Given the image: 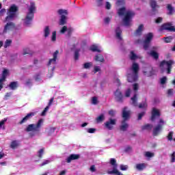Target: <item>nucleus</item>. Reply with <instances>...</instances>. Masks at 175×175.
<instances>
[{"label": "nucleus", "mask_w": 175, "mask_h": 175, "mask_svg": "<svg viewBox=\"0 0 175 175\" xmlns=\"http://www.w3.org/2000/svg\"><path fill=\"white\" fill-rule=\"evenodd\" d=\"M18 8L16 5H12L10 7V9L8 10V16L5 17L3 23H5V25L4 26V29L3 31V33H8L9 31H12V29H15L16 24L13 23V20L16 17H17V11Z\"/></svg>", "instance_id": "f257e3e1"}, {"label": "nucleus", "mask_w": 175, "mask_h": 175, "mask_svg": "<svg viewBox=\"0 0 175 175\" xmlns=\"http://www.w3.org/2000/svg\"><path fill=\"white\" fill-rule=\"evenodd\" d=\"M118 16H124L122 21L125 27H131L132 25V18L135 16V12L123 7L118 10Z\"/></svg>", "instance_id": "f03ea898"}, {"label": "nucleus", "mask_w": 175, "mask_h": 175, "mask_svg": "<svg viewBox=\"0 0 175 175\" xmlns=\"http://www.w3.org/2000/svg\"><path fill=\"white\" fill-rule=\"evenodd\" d=\"M139 69L140 67L139 64L136 62H133L127 73V80L129 83H133L137 81Z\"/></svg>", "instance_id": "7ed1b4c3"}, {"label": "nucleus", "mask_w": 175, "mask_h": 175, "mask_svg": "<svg viewBox=\"0 0 175 175\" xmlns=\"http://www.w3.org/2000/svg\"><path fill=\"white\" fill-rule=\"evenodd\" d=\"M28 12L25 18L23 23L25 25H30L32 23V20L33 19V14H35V12L36 11V5L35 3L30 2V5L27 7Z\"/></svg>", "instance_id": "20e7f679"}, {"label": "nucleus", "mask_w": 175, "mask_h": 175, "mask_svg": "<svg viewBox=\"0 0 175 175\" xmlns=\"http://www.w3.org/2000/svg\"><path fill=\"white\" fill-rule=\"evenodd\" d=\"M175 62L174 60H163L160 63V69L161 70V73H164V72H167V75H170L172 73V69L173 68V65H174Z\"/></svg>", "instance_id": "39448f33"}, {"label": "nucleus", "mask_w": 175, "mask_h": 175, "mask_svg": "<svg viewBox=\"0 0 175 175\" xmlns=\"http://www.w3.org/2000/svg\"><path fill=\"white\" fill-rule=\"evenodd\" d=\"M42 124H43V119L39 120L36 124H29L25 131L26 132H39Z\"/></svg>", "instance_id": "423d86ee"}, {"label": "nucleus", "mask_w": 175, "mask_h": 175, "mask_svg": "<svg viewBox=\"0 0 175 175\" xmlns=\"http://www.w3.org/2000/svg\"><path fill=\"white\" fill-rule=\"evenodd\" d=\"M57 13L60 16L59 25H65L68 21V10L60 9L58 10Z\"/></svg>", "instance_id": "0eeeda50"}, {"label": "nucleus", "mask_w": 175, "mask_h": 175, "mask_svg": "<svg viewBox=\"0 0 175 175\" xmlns=\"http://www.w3.org/2000/svg\"><path fill=\"white\" fill-rule=\"evenodd\" d=\"M110 163L113 166V170L107 171V174L124 175L117 169L118 165H117V161L116 159H111Z\"/></svg>", "instance_id": "6e6552de"}, {"label": "nucleus", "mask_w": 175, "mask_h": 175, "mask_svg": "<svg viewBox=\"0 0 175 175\" xmlns=\"http://www.w3.org/2000/svg\"><path fill=\"white\" fill-rule=\"evenodd\" d=\"M152 38H154L152 33H148V34L145 35V40L144 41V50H148V47H150V43H151Z\"/></svg>", "instance_id": "1a4fd4ad"}, {"label": "nucleus", "mask_w": 175, "mask_h": 175, "mask_svg": "<svg viewBox=\"0 0 175 175\" xmlns=\"http://www.w3.org/2000/svg\"><path fill=\"white\" fill-rule=\"evenodd\" d=\"M165 125V121L163 119L160 118L158 122V124L153 129L154 136H157L161 131H162L163 126Z\"/></svg>", "instance_id": "9d476101"}, {"label": "nucleus", "mask_w": 175, "mask_h": 175, "mask_svg": "<svg viewBox=\"0 0 175 175\" xmlns=\"http://www.w3.org/2000/svg\"><path fill=\"white\" fill-rule=\"evenodd\" d=\"M160 31L175 32V26H173V23H165L161 26Z\"/></svg>", "instance_id": "9b49d317"}, {"label": "nucleus", "mask_w": 175, "mask_h": 175, "mask_svg": "<svg viewBox=\"0 0 175 175\" xmlns=\"http://www.w3.org/2000/svg\"><path fill=\"white\" fill-rule=\"evenodd\" d=\"M143 73L144 76L151 77L155 75V70L151 66H146L143 70Z\"/></svg>", "instance_id": "f8f14e48"}, {"label": "nucleus", "mask_w": 175, "mask_h": 175, "mask_svg": "<svg viewBox=\"0 0 175 175\" xmlns=\"http://www.w3.org/2000/svg\"><path fill=\"white\" fill-rule=\"evenodd\" d=\"M116 123L117 119L109 118V120L105 123V128H107V129H109V131H111V129H113L114 125H116Z\"/></svg>", "instance_id": "ddd939ff"}, {"label": "nucleus", "mask_w": 175, "mask_h": 175, "mask_svg": "<svg viewBox=\"0 0 175 175\" xmlns=\"http://www.w3.org/2000/svg\"><path fill=\"white\" fill-rule=\"evenodd\" d=\"M114 96L116 102L122 103L124 99V96H122V93L120 89L116 90L114 92Z\"/></svg>", "instance_id": "4468645a"}, {"label": "nucleus", "mask_w": 175, "mask_h": 175, "mask_svg": "<svg viewBox=\"0 0 175 175\" xmlns=\"http://www.w3.org/2000/svg\"><path fill=\"white\" fill-rule=\"evenodd\" d=\"M155 50H158V47L157 46H154L152 48V50L150 51L148 54L149 55H150V57H152V58H154V59H158L159 58V54L155 51Z\"/></svg>", "instance_id": "2eb2a0df"}, {"label": "nucleus", "mask_w": 175, "mask_h": 175, "mask_svg": "<svg viewBox=\"0 0 175 175\" xmlns=\"http://www.w3.org/2000/svg\"><path fill=\"white\" fill-rule=\"evenodd\" d=\"M157 117H161V112L156 108H153L152 110L151 121H155Z\"/></svg>", "instance_id": "dca6fc26"}, {"label": "nucleus", "mask_w": 175, "mask_h": 175, "mask_svg": "<svg viewBox=\"0 0 175 175\" xmlns=\"http://www.w3.org/2000/svg\"><path fill=\"white\" fill-rule=\"evenodd\" d=\"M33 116H35V112L27 113V116L22 119L19 124L21 125L22 124H24V122H27V121H28V120H31Z\"/></svg>", "instance_id": "f3484780"}, {"label": "nucleus", "mask_w": 175, "mask_h": 175, "mask_svg": "<svg viewBox=\"0 0 175 175\" xmlns=\"http://www.w3.org/2000/svg\"><path fill=\"white\" fill-rule=\"evenodd\" d=\"M33 116H35V112L27 113V116L22 119L19 124L21 125L22 124H24V122H27V121H28V120H31Z\"/></svg>", "instance_id": "a211bd4d"}, {"label": "nucleus", "mask_w": 175, "mask_h": 175, "mask_svg": "<svg viewBox=\"0 0 175 175\" xmlns=\"http://www.w3.org/2000/svg\"><path fill=\"white\" fill-rule=\"evenodd\" d=\"M128 108L124 107L122 110V117L124 118L123 121H126L131 116V111H127Z\"/></svg>", "instance_id": "6ab92c4d"}, {"label": "nucleus", "mask_w": 175, "mask_h": 175, "mask_svg": "<svg viewBox=\"0 0 175 175\" xmlns=\"http://www.w3.org/2000/svg\"><path fill=\"white\" fill-rule=\"evenodd\" d=\"M80 159V154H70L67 159H66V162L67 163H70L72 161H75L76 159Z\"/></svg>", "instance_id": "aec40b11"}, {"label": "nucleus", "mask_w": 175, "mask_h": 175, "mask_svg": "<svg viewBox=\"0 0 175 175\" xmlns=\"http://www.w3.org/2000/svg\"><path fill=\"white\" fill-rule=\"evenodd\" d=\"M167 14H168V16H173V14H175V9L172 4L167 5Z\"/></svg>", "instance_id": "412c9836"}, {"label": "nucleus", "mask_w": 175, "mask_h": 175, "mask_svg": "<svg viewBox=\"0 0 175 175\" xmlns=\"http://www.w3.org/2000/svg\"><path fill=\"white\" fill-rule=\"evenodd\" d=\"M115 32L116 38L118 39V40H122V37L121 36L122 30H121V28H120V27H116Z\"/></svg>", "instance_id": "4be33fe9"}, {"label": "nucleus", "mask_w": 175, "mask_h": 175, "mask_svg": "<svg viewBox=\"0 0 175 175\" xmlns=\"http://www.w3.org/2000/svg\"><path fill=\"white\" fill-rule=\"evenodd\" d=\"M147 167V164L144 163H137L135 165V169L137 170H139V172H142V170H144Z\"/></svg>", "instance_id": "5701e85b"}, {"label": "nucleus", "mask_w": 175, "mask_h": 175, "mask_svg": "<svg viewBox=\"0 0 175 175\" xmlns=\"http://www.w3.org/2000/svg\"><path fill=\"white\" fill-rule=\"evenodd\" d=\"M59 53V52L58 51H55V52L53 53V58L49 59L48 65H51V64H55Z\"/></svg>", "instance_id": "b1692460"}, {"label": "nucleus", "mask_w": 175, "mask_h": 175, "mask_svg": "<svg viewBox=\"0 0 175 175\" xmlns=\"http://www.w3.org/2000/svg\"><path fill=\"white\" fill-rule=\"evenodd\" d=\"M43 32H44V38H49L51 32V30L50 29V26H45L44 27Z\"/></svg>", "instance_id": "393cba45"}, {"label": "nucleus", "mask_w": 175, "mask_h": 175, "mask_svg": "<svg viewBox=\"0 0 175 175\" xmlns=\"http://www.w3.org/2000/svg\"><path fill=\"white\" fill-rule=\"evenodd\" d=\"M150 6L152 12H156L157 9L159 8V5L157 4V0H150Z\"/></svg>", "instance_id": "a878e982"}, {"label": "nucleus", "mask_w": 175, "mask_h": 175, "mask_svg": "<svg viewBox=\"0 0 175 175\" xmlns=\"http://www.w3.org/2000/svg\"><path fill=\"white\" fill-rule=\"evenodd\" d=\"M126 120H123L122 122V125L120 126V131H122V132H125L127 131L128 128H129V124L128 123L125 122Z\"/></svg>", "instance_id": "bb28decb"}, {"label": "nucleus", "mask_w": 175, "mask_h": 175, "mask_svg": "<svg viewBox=\"0 0 175 175\" xmlns=\"http://www.w3.org/2000/svg\"><path fill=\"white\" fill-rule=\"evenodd\" d=\"M143 29H144V26L143 25H140L135 33V36H140V35H142V32H143Z\"/></svg>", "instance_id": "cd10ccee"}, {"label": "nucleus", "mask_w": 175, "mask_h": 175, "mask_svg": "<svg viewBox=\"0 0 175 175\" xmlns=\"http://www.w3.org/2000/svg\"><path fill=\"white\" fill-rule=\"evenodd\" d=\"M129 58L130 59H131V61H135V59H137L139 57L137 56V55H136V53H135L133 51H131L130 52Z\"/></svg>", "instance_id": "c85d7f7f"}, {"label": "nucleus", "mask_w": 175, "mask_h": 175, "mask_svg": "<svg viewBox=\"0 0 175 175\" xmlns=\"http://www.w3.org/2000/svg\"><path fill=\"white\" fill-rule=\"evenodd\" d=\"M20 146V144L18 143V141L14 140L11 142L10 148L14 150V148H17Z\"/></svg>", "instance_id": "c756f323"}, {"label": "nucleus", "mask_w": 175, "mask_h": 175, "mask_svg": "<svg viewBox=\"0 0 175 175\" xmlns=\"http://www.w3.org/2000/svg\"><path fill=\"white\" fill-rule=\"evenodd\" d=\"M133 106H137V94L135 93L131 98Z\"/></svg>", "instance_id": "7c9ffc66"}, {"label": "nucleus", "mask_w": 175, "mask_h": 175, "mask_svg": "<svg viewBox=\"0 0 175 175\" xmlns=\"http://www.w3.org/2000/svg\"><path fill=\"white\" fill-rule=\"evenodd\" d=\"M152 129V124H147L142 126V131H151Z\"/></svg>", "instance_id": "2f4dec72"}, {"label": "nucleus", "mask_w": 175, "mask_h": 175, "mask_svg": "<svg viewBox=\"0 0 175 175\" xmlns=\"http://www.w3.org/2000/svg\"><path fill=\"white\" fill-rule=\"evenodd\" d=\"M95 61H98V62H104L105 58L103 57V55H102L101 54H98L96 55Z\"/></svg>", "instance_id": "473e14b6"}, {"label": "nucleus", "mask_w": 175, "mask_h": 175, "mask_svg": "<svg viewBox=\"0 0 175 175\" xmlns=\"http://www.w3.org/2000/svg\"><path fill=\"white\" fill-rule=\"evenodd\" d=\"M90 50L93 52L96 51L97 53H100V49H99V47L96 45H92L90 46Z\"/></svg>", "instance_id": "72a5a7b5"}, {"label": "nucleus", "mask_w": 175, "mask_h": 175, "mask_svg": "<svg viewBox=\"0 0 175 175\" xmlns=\"http://www.w3.org/2000/svg\"><path fill=\"white\" fill-rule=\"evenodd\" d=\"M51 42L55 43L57 41V31H53L51 37Z\"/></svg>", "instance_id": "f704fd0d"}, {"label": "nucleus", "mask_w": 175, "mask_h": 175, "mask_svg": "<svg viewBox=\"0 0 175 175\" xmlns=\"http://www.w3.org/2000/svg\"><path fill=\"white\" fill-rule=\"evenodd\" d=\"M154 155L155 154L151 152H145L144 153V157H146V158H152L154 157Z\"/></svg>", "instance_id": "c9c22d12"}, {"label": "nucleus", "mask_w": 175, "mask_h": 175, "mask_svg": "<svg viewBox=\"0 0 175 175\" xmlns=\"http://www.w3.org/2000/svg\"><path fill=\"white\" fill-rule=\"evenodd\" d=\"M8 121V118H4L3 120L0 121V128H2L3 131H5V122Z\"/></svg>", "instance_id": "e433bc0d"}, {"label": "nucleus", "mask_w": 175, "mask_h": 175, "mask_svg": "<svg viewBox=\"0 0 175 175\" xmlns=\"http://www.w3.org/2000/svg\"><path fill=\"white\" fill-rule=\"evenodd\" d=\"M55 132V127H51L47 131V133L49 136H51V135H53V133H54Z\"/></svg>", "instance_id": "4c0bfd02"}, {"label": "nucleus", "mask_w": 175, "mask_h": 175, "mask_svg": "<svg viewBox=\"0 0 175 175\" xmlns=\"http://www.w3.org/2000/svg\"><path fill=\"white\" fill-rule=\"evenodd\" d=\"M95 3L98 8H102L103 6V0H95Z\"/></svg>", "instance_id": "58836bf2"}, {"label": "nucleus", "mask_w": 175, "mask_h": 175, "mask_svg": "<svg viewBox=\"0 0 175 175\" xmlns=\"http://www.w3.org/2000/svg\"><path fill=\"white\" fill-rule=\"evenodd\" d=\"M10 44H12V40H6L4 43V49H8V47H10Z\"/></svg>", "instance_id": "ea45409f"}, {"label": "nucleus", "mask_w": 175, "mask_h": 175, "mask_svg": "<svg viewBox=\"0 0 175 175\" xmlns=\"http://www.w3.org/2000/svg\"><path fill=\"white\" fill-rule=\"evenodd\" d=\"M96 120L97 122H102V121H104L105 120V115L104 114L100 115L98 117L96 118Z\"/></svg>", "instance_id": "a19ab883"}, {"label": "nucleus", "mask_w": 175, "mask_h": 175, "mask_svg": "<svg viewBox=\"0 0 175 175\" xmlns=\"http://www.w3.org/2000/svg\"><path fill=\"white\" fill-rule=\"evenodd\" d=\"M9 87L11 90H16L17 88V82H12L10 83Z\"/></svg>", "instance_id": "79ce46f5"}, {"label": "nucleus", "mask_w": 175, "mask_h": 175, "mask_svg": "<svg viewBox=\"0 0 175 175\" xmlns=\"http://www.w3.org/2000/svg\"><path fill=\"white\" fill-rule=\"evenodd\" d=\"M147 102H142L139 105V109H147Z\"/></svg>", "instance_id": "37998d69"}, {"label": "nucleus", "mask_w": 175, "mask_h": 175, "mask_svg": "<svg viewBox=\"0 0 175 175\" xmlns=\"http://www.w3.org/2000/svg\"><path fill=\"white\" fill-rule=\"evenodd\" d=\"M99 101L98 100V97L94 96L92 98V105H98Z\"/></svg>", "instance_id": "c03bdc74"}, {"label": "nucleus", "mask_w": 175, "mask_h": 175, "mask_svg": "<svg viewBox=\"0 0 175 175\" xmlns=\"http://www.w3.org/2000/svg\"><path fill=\"white\" fill-rule=\"evenodd\" d=\"M80 49H77L75 51V59L76 61H77V59H79V57H80Z\"/></svg>", "instance_id": "a18cd8bd"}, {"label": "nucleus", "mask_w": 175, "mask_h": 175, "mask_svg": "<svg viewBox=\"0 0 175 175\" xmlns=\"http://www.w3.org/2000/svg\"><path fill=\"white\" fill-rule=\"evenodd\" d=\"M91 66H92V63L91 62H87L83 64L84 69H90Z\"/></svg>", "instance_id": "49530a36"}, {"label": "nucleus", "mask_w": 175, "mask_h": 175, "mask_svg": "<svg viewBox=\"0 0 175 175\" xmlns=\"http://www.w3.org/2000/svg\"><path fill=\"white\" fill-rule=\"evenodd\" d=\"M44 153V148H42L40 149L38 152V158H42V157L43 156V154Z\"/></svg>", "instance_id": "de8ad7c7"}, {"label": "nucleus", "mask_w": 175, "mask_h": 175, "mask_svg": "<svg viewBox=\"0 0 175 175\" xmlns=\"http://www.w3.org/2000/svg\"><path fill=\"white\" fill-rule=\"evenodd\" d=\"M164 40H165V43H170V42H172V40H173V37L168 36V37L164 38Z\"/></svg>", "instance_id": "09e8293b"}, {"label": "nucleus", "mask_w": 175, "mask_h": 175, "mask_svg": "<svg viewBox=\"0 0 175 175\" xmlns=\"http://www.w3.org/2000/svg\"><path fill=\"white\" fill-rule=\"evenodd\" d=\"M166 81H167V77H163L161 79H160V83L162 85L165 84Z\"/></svg>", "instance_id": "8fccbe9b"}, {"label": "nucleus", "mask_w": 175, "mask_h": 175, "mask_svg": "<svg viewBox=\"0 0 175 175\" xmlns=\"http://www.w3.org/2000/svg\"><path fill=\"white\" fill-rule=\"evenodd\" d=\"M67 35L70 38V35H72V33L73 32V28L69 27L67 28Z\"/></svg>", "instance_id": "3c124183"}, {"label": "nucleus", "mask_w": 175, "mask_h": 175, "mask_svg": "<svg viewBox=\"0 0 175 175\" xmlns=\"http://www.w3.org/2000/svg\"><path fill=\"white\" fill-rule=\"evenodd\" d=\"M173 135H174L173 131H170L167 137V139L170 140V142L173 140Z\"/></svg>", "instance_id": "603ef678"}, {"label": "nucleus", "mask_w": 175, "mask_h": 175, "mask_svg": "<svg viewBox=\"0 0 175 175\" xmlns=\"http://www.w3.org/2000/svg\"><path fill=\"white\" fill-rule=\"evenodd\" d=\"M49 109H50V107L46 106L44 109L43 110V111L41 113V116H46V113H47V111H49Z\"/></svg>", "instance_id": "864d4df0"}, {"label": "nucleus", "mask_w": 175, "mask_h": 175, "mask_svg": "<svg viewBox=\"0 0 175 175\" xmlns=\"http://www.w3.org/2000/svg\"><path fill=\"white\" fill-rule=\"evenodd\" d=\"M133 90L135 92H137V90H139V84L138 83H134L133 85Z\"/></svg>", "instance_id": "5fc2aeb1"}, {"label": "nucleus", "mask_w": 175, "mask_h": 175, "mask_svg": "<svg viewBox=\"0 0 175 175\" xmlns=\"http://www.w3.org/2000/svg\"><path fill=\"white\" fill-rule=\"evenodd\" d=\"M68 30V27L64 26L61 30H60V33H65Z\"/></svg>", "instance_id": "6e6d98bb"}, {"label": "nucleus", "mask_w": 175, "mask_h": 175, "mask_svg": "<svg viewBox=\"0 0 175 175\" xmlns=\"http://www.w3.org/2000/svg\"><path fill=\"white\" fill-rule=\"evenodd\" d=\"M105 8L107 9V10H110V9H111V4H110V2L107 1L105 3Z\"/></svg>", "instance_id": "4d7b16f0"}, {"label": "nucleus", "mask_w": 175, "mask_h": 175, "mask_svg": "<svg viewBox=\"0 0 175 175\" xmlns=\"http://www.w3.org/2000/svg\"><path fill=\"white\" fill-rule=\"evenodd\" d=\"M125 96L129 98L131 96V89H127L125 92Z\"/></svg>", "instance_id": "13d9d810"}, {"label": "nucleus", "mask_w": 175, "mask_h": 175, "mask_svg": "<svg viewBox=\"0 0 175 175\" xmlns=\"http://www.w3.org/2000/svg\"><path fill=\"white\" fill-rule=\"evenodd\" d=\"M1 77H4L6 79L8 77V70H4L1 74Z\"/></svg>", "instance_id": "bf43d9fd"}, {"label": "nucleus", "mask_w": 175, "mask_h": 175, "mask_svg": "<svg viewBox=\"0 0 175 175\" xmlns=\"http://www.w3.org/2000/svg\"><path fill=\"white\" fill-rule=\"evenodd\" d=\"M145 114H146V112H144V111L138 113V120H142V118H143V117H144Z\"/></svg>", "instance_id": "052dcab7"}, {"label": "nucleus", "mask_w": 175, "mask_h": 175, "mask_svg": "<svg viewBox=\"0 0 175 175\" xmlns=\"http://www.w3.org/2000/svg\"><path fill=\"white\" fill-rule=\"evenodd\" d=\"M171 162L173 163L175 162V152L171 154Z\"/></svg>", "instance_id": "680f3d73"}, {"label": "nucleus", "mask_w": 175, "mask_h": 175, "mask_svg": "<svg viewBox=\"0 0 175 175\" xmlns=\"http://www.w3.org/2000/svg\"><path fill=\"white\" fill-rule=\"evenodd\" d=\"M109 116H111V117H114V116H116V111L111 109L109 111Z\"/></svg>", "instance_id": "e2e57ef3"}, {"label": "nucleus", "mask_w": 175, "mask_h": 175, "mask_svg": "<svg viewBox=\"0 0 175 175\" xmlns=\"http://www.w3.org/2000/svg\"><path fill=\"white\" fill-rule=\"evenodd\" d=\"M120 170H128V165H120Z\"/></svg>", "instance_id": "0e129e2a"}, {"label": "nucleus", "mask_w": 175, "mask_h": 175, "mask_svg": "<svg viewBox=\"0 0 175 175\" xmlns=\"http://www.w3.org/2000/svg\"><path fill=\"white\" fill-rule=\"evenodd\" d=\"M168 96H172L173 95V89H170L167 90Z\"/></svg>", "instance_id": "69168bd1"}, {"label": "nucleus", "mask_w": 175, "mask_h": 175, "mask_svg": "<svg viewBox=\"0 0 175 175\" xmlns=\"http://www.w3.org/2000/svg\"><path fill=\"white\" fill-rule=\"evenodd\" d=\"M96 131V129H88V133H95Z\"/></svg>", "instance_id": "338daca9"}, {"label": "nucleus", "mask_w": 175, "mask_h": 175, "mask_svg": "<svg viewBox=\"0 0 175 175\" xmlns=\"http://www.w3.org/2000/svg\"><path fill=\"white\" fill-rule=\"evenodd\" d=\"M110 18H109V17H107V18H105V19H104V23H105V24H109V23H110Z\"/></svg>", "instance_id": "774afa93"}]
</instances>
